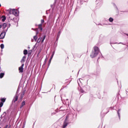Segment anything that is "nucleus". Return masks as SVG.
<instances>
[{
  "label": "nucleus",
  "mask_w": 128,
  "mask_h": 128,
  "mask_svg": "<svg viewBox=\"0 0 128 128\" xmlns=\"http://www.w3.org/2000/svg\"><path fill=\"white\" fill-rule=\"evenodd\" d=\"M38 28L40 30V32L42 31V24H38Z\"/></svg>",
  "instance_id": "nucleus-9"
},
{
  "label": "nucleus",
  "mask_w": 128,
  "mask_h": 128,
  "mask_svg": "<svg viewBox=\"0 0 128 128\" xmlns=\"http://www.w3.org/2000/svg\"><path fill=\"white\" fill-rule=\"evenodd\" d=\"M118 116L119 118H120V109H119L118 110Z\"/></svg>",
  "instance_id": "nucleus-12"
},
{
  "label": "nucleus",
  "mask_w": 128,
  "mask_h": 128,
  "mask_svg": "<svg viewBox=\"0 0 128 128\" xmlns=\"http://www.w3.org/2000/svg\"><path fill=\"white\" fill-rule=\"evenodd\" d=\"M18 100V90H17L16 92V94L12 100L13 102H17Z\"/></svg>",
  "instance_id": "nucleus-5"
},
{
  "label": "nucleus",
  "mask_w": 128,
  "mask_h": 128,
  "mask_svg": "<svg viewBox=\"0 0 128 128\" xmlns=\"http://www.w3.org/2000/svg\"><path fill=\"white\" fill-rule=\"evenodd\" d=\"M114 6H116V4H114Z\"/></svg>",
  "instance_id": "nucleus-39"
},
{
  "label": "nucleus",
  "mask_w": 128,
  "mask_h": 128,
  "mask_svg": "<svg viewBox=\"0 0 128 128\" xmlns=\"http://www.w3.org/2000/svg\"><path fill=\"white\" fill-rule=\"evenodd\" d=\"M1 102H6V99L4 98H1Z\"/></svg>",
  "instance_id": "nucleus-23"
},
{
  "label": "nucleus",
  "mask_w": 128,
  "mask_h": 128,
  "mask_svg": "<svg viewBox=\"0 0 128 128\" xmlns=\"http://www.w3.org/2000/svg\"><path fill=\"white\" fill-rule=\"evenodd\" d=\"M55 52L54 51L52 52V55L51 56V58H50L49 61H48V66L50 64V62H52V58H54V56Z\"/></svg>",
  "instance_id": "nucleus-7"
},
{
  "label": "nucleus",
  "mask_w": 128,
  "mask_h": 128,
  "mask_svg": "<svg viewBox=\"0 0 128 128\" xmlns=\"http://www.w3.org/2000/svg\"><path fill=\"white\" fill-rule=\"evenodd\" d=\"M2 26L3 28H6V23H3V24H2Z\"/></svg>",
  "instance_id": "nucleus-15"
},
{
  "label": "nucleus",
  "mask_w": 128,
  "mask_h": 128,
  "mask_svg": "<svg viewBox=\"0 0 128 128\" xmlns=\"http://www.w3.org/2000/svg\"><path fill=\"white\" fill-rule=\"evenodd\" d=\"M24 126L23 125L22 128H24Z\"/></svg>",
  "instance_id": "nucleus-36"
},
{
  "label": "nucleus",
  "mask_w": 128,
  "mask_h": 128,
  "mask_svg": "<svg viewBox=\"0 0 128 128\" xmlns=\"http://www.w3.org/2000/svg\"><path fill=\"white\" fill-rule=\"evenodd\" d=\"M98 52H100V48L98 47L95 46L93 48V50L90 54V58H96L98 54Z\"/></svg>",
  "instance_id": "nucleus-1"
},
{
  "label": "nucleus",
  "mask_w": 128,
  "mask_h": 128,
  "mask_svg": "<svg viewBox=\"0 0 128 128\" xmlns=\"http://www.w3.org/2000/svg\"><path fill=\"white\" fill-rule=\"evenodd\" d=\"M24 106H26V101H23L20 106V108H22Z\"/></svg>",
  "instance_id": "nucleus-11"
},
{
  "label": "nucleus",
  "mask_w": 128,
  "mask_h": 128,
  "mask_svg": "<svg viewBox=\"0 0 128 128\" xmlns=\"http://www.w3.org/2000/svg\"><path fill=\"white\" fill-rule=\"evenodd\" d=\"M0 48H1L2 50L4 49V45L3 44H1Z\"/></svg>",
  "instance_id": "nucleus-22"
},
{
  "label": "nucleus",
  "mask_w": 128,
  "mask_h": 128,
  "mask_svg": "<svg viewBox=\"0 0 128 128\" xmlns=\"http://www.w3.org/2000/svg\"><path fill=\"white\" fill-rule=\"evenodd\" d=\"M4 106V103L2 102H0V108H2Z\"/></svg>",
  "instance_id": "nucleus-25"
},
{
  "label": "nucleus",
  "mask_w": 128,
  "mask_h": 128,
  "mask_svg": "<svg viewBox=\"0 0 128 128\" xmlns=\"http://www.w3.org/2000/svg\"><path fill=\"white\" fill-rule=\"evenodd\" d=\"M0 128H1L0 127Z\"/></svg>",
  "instance_id": "nucleus-43"
},
{
  "label": "nucleus",
  "mask_w": 128,
  "mask_h": 128,
  "mask_svg": "<svg viewBox=\"0 0 128 128\" xmlns=\"http://www.w3.org/2000/svg\"><path fill=\"white\" fill-rule=\"evenodd\" d=\"M4 114H6V112H4Z\"/></svg>",
  "instance_id": "nucleus-41"
},
{
  "label": "nucleus",
  "mask_w": 128,
  "mask_h": 128,
  "mask_svg": "<svg viewBox=\"0 0 128 128\" xmlns=\"http://www.w3.org/2000/svg\"><path fill=\"white\" fill-rule=\"evenodd\" d=\"M18 10L16 9H12L9 10L10 14H14L15 16H18Z\"/></svg>",
  "instance_id": "nucleus-2"
},
{
  "label": "nucleus",
  "mask_w": 128,
  "mask_h": 128,
  "mask_svg": "<svg viewBox=\"0 0 128 128\" xmlns=\"http://www.w3.org/2000/svg\"><path fill=\"white\" fill-rule=\"evenodd\" d=\"M81 92H84V90H81Z\"/></svg>",
  "instance_id": "nucleus-35"
},
{
  "label": "nucleus",
  "mask_w": 128,
  "mask_h": 128,
  "mask_svg": "<svg viewBox=\"0 0 128 128\" xmlns=\"http://www.w3.org/2000/svg\"><path fill=\"white\" fill-rule=\"evenodd\" d=\"M32 30H36V36H38V28H36V29L32 28Z\"/></svg>",
  "instance_id": "nucleus-16"
},
{
  "label": "nucleus",
  "mask_w": 128,
  "mask_h": 128,
  "mask_svg": "<svg viewBox=\"0 0 128 128\" xmlns=\"http://www.w3.org/2000/svg\"><path fill=\"white\" fill-rule=\"evenodd\" d=\"M82 79L80 78V79L78 80V82H82Z\"/></svg>",
  "instance_id": "nucleus-26"
},
{
  "label": "nucleus",
  "mask_w": 128,
  "mask_h": 128,
  "mask_svg": "<svg viewBox=\"0 0 128 128\" xmlns=\"http://www.w3.org/2000/svg\"><path fill=\"white\" fill-rule=\"evenodd\" d=\"M68 123L66 122V121L65 120L64 122L62 128H66V126H68Z\"/></svg>",
  "instance_id": "nucleus-8"
},
{
  "label": "nucleus",
  "mask_w": 128,
  "mask_h": 128,
  "mask_svg": "<svg viewBox=\"0 0 128 128\" xmlns=\"http://www.w3.org/2000/svg\"><path fill=\"white\" fill-rule=\"evenodd\" d=\"M24 56H26V54H28V50H24Z\"/></svg>",
  "instance_id": "nucleus-18"
},
{
  "label": "nucleus",
  "mask_w": 128,
  "mask_h": 128,
  "mask_svg": "<svg viewBox=\"0 0 128 128\" xmlns=\"http://www.w3.org/2000/svg\"><path fill=\"white\" fill-rule=\"evenodd\" d=\"M8 128V125H6V126L4 127V128Z\"/></svg>",
  "instance_id": "nucleus-30"
},
{
  "label": "nucleus",
  "mask_w": 128,
  "mask_h": 128,
  "mask_svg": "<svg viewBox=\"0 0 128 128\" xmlns=\"http://www.w3.org/2000/svg\"><path fill=\"white\" fill-rule=\"evenodd\" d=\"M24 94H26V92L25 91H22L19 94V98H20V100H22V98H24Z\"/></svg>",
  "instance_id": "nucleus-4"
},
{
  "label": "nucleus",
  "mask_w": 128,
  "mask_h": 128,
  "mask_svg": "<svg viewBox=\"0 0 128 128\" xmlns=\"http://www.w3.org/2000/svg\"><path fill=\"white\" fill-rule=\"evenodd\" d=\"M26 56H24L22 57V58L21 60V62L22 64L23 62H26Z\"/></svg>",
  "instance_id": "nucleus-10"
},
{
  "label": "nucleus",
  "mask_w": 128,
  "mask_h": 128,
  "mask_svg": "<svg viewBox=\"0 0 128 128\" xmlns=\"http://www.w3.org/2000/svg\"><path fill=\"white\" fill-rule=\"evenodd\" d=\"M0 6H2V4H0Z\"/></svg>",
  "instance_id": "nucleus-37"
},
{
  "label": "nucleus",
  "mask_w": 128,
  "mask_h": 128,
  "mask_svg": "<svg viewBox=\"0 0 128 128\" xmlns=\"http://www.w3.org/2000/svg\"><path fill=\"white\" fill-rule=\"evenodd\" d=\"M40 22H41L42 24H44V19L41 20Z\"/></svg>",
  "instance_id": "nucleus-24"
},
{
  "label": "nucleus",
  "mask_w": 128,
  "mask_h": 128,
  "mask_svg": "<svg viewBox=\"0 0 128 128\" xmlns=\"http://www.w3.org/2000/svg\"><path fill=\"white\" fill-rule=\"evenodd\" d=\"M32 42H34V40L32 39Z\"/></svg>",
  "instance_id": "nucleus-38"
},
{
  "label": "nucleus",
  "mask_w": 128,
  "mask_h": 128,
  "mask_svg": "<svg viewBox=\"0 0 128 128\" xmlns=\"http://www.w3.org/2000/svg\"><path fill=\"white\" fill-rule=\"evenodd\" d=\"M40 42H41V40H40L39 39H38L37 40V42H38V43Z\"/></svg>",
  "instance_id": "nucleus-27"
},
{
  "label": "nucleus",
  "mask_w": 128,
  "mask_h": 128,
  "mask_svg": "<svg viewBox=\"0 0 128 128\" xmlns=\"http://www.w3.org/2000/svg\"><path fill=\"white\" fill-rule=\"evenodd\" d=\"M8 32V28L4 32H2L0 34V40H3L6 36V34Z\"/></svg>",
  "instance_id": "nucleus-3"
},
{
  "label": "nucleus",
  "mask_w": 128,
  "mask_h": 128,
  "mask_svg": "<svg viewBox=\"0 0 128 128\" xmlns=\"http://www.w3.org/2000/svg\"><path fill=\"white\" fill-rule=\"evenodd\" d=\"M126 36H128V34H127Z\"/></svg>",
  "instance_id": "nucleus-40"
},
{
  "label": "nucleus",
  "mask_w": 128,
  "mask_h": 128,
  "mask_svg": "<svg viewBox=\"0 0 128 128\" xmlns=\"http://www.w3.org/2000/svg\"><path fill=\"white\" fill-rule=\"evenodd\" d=\"M122 44V42H120L118 44Z\"/></svg>",
  "instance_id": "nucleus-33"
},
{
  "label": "nucleus",
  "mask_w": 128,
  "mask_h": 128,
  "mask_svg": "<svg viewBox=\"0 0 128 128\" xmlns=\"http://www.w3.org/2000/svg\"><path fill=\"white\" fill-rule=\"evenodd\" d=\"M46 36L44 35V36H43L42 40V42H44V40H46Z\"/></svg>",
  "instance_id": "nucleus-17"
},
{
  "label": "nucleus",
  "mask_w": 128,
  "mask_h": 128,
  "mask_svg": "<svg viewBox=\"0 0 128 128\" xmlns=\"http://www.w3.org/2000/svg\"><path fill=\"white\" fill-rule=\"evenodd\" d=\"M4 76V73L2 72L0 74V78H2Z\"/></svg>",
  "instance_id": "nucleus-14"
},
{
  "label": "nucleus",
  "mask_w": 128,
  "mask_h": 128,
  "mask_svg": "<svg viewBox=\"0 0 128 128\" xmlns=\"http://www.w3.org/2000/svg\"><path fill=\"white\" fill-rule=\"evenodd\" d=\"M66 100H68V99H66Z\"/></svg>",
  "instance_id": "nucleus-42"
},
{
  "label": "nucleus",
  "mask_w": 128,
  "mask_h": 128,
  "mask_svg": "<svg viewBox=\"0 0 128 128\" xmlns=\"http://www.w3.org/2000/svg\"><path fill=\"white\" fill-rule=\"evenodd\" d=\"M23 126H26V122H23Z\"/></svg>",
  "instance_id": "nucleus-28"
},
{
  "label": "nucleus",
  "mask_w": 128,
  "mask_h": 128,
  "mask_svg": "<svg viewBox=\"0 0 128 128\" xmlns=\"http://www.w3.org/2000/svg\"><path fill=\"white\" fill-rule=\"evenodd\" d=\"M2 18H2V22H4L6 20V18L5 16H2Z\"/></svg>",
  "instance_id": "nucleus-21"
},
{
  "label": "nucleus",
  "mask_w": 128,
  "mask_h": 128,
  "mask_svg": "<svg viewBox=\"0 0 128 128\" xmlns=\"http://www.w3.org/2000/svg\"><path fill=\"white\" fill-rule=\"evenodd\" d=\"M60 31H59L57 37H56L57 40H58V38H60Z\"/></svg>",
  "instance_id": "nucleus-13"
},
{
  "label": "nucleus",
  "mask_w": 128,
  "mask_h": 128,
  "mask_svg": "<svg viewBox=\"0 0 128 128\" xmlns=\"http://www.w3.org/2000/svg\"><path fill=\"white\" fill-rule=\"evenodd\" d=\"M42 37H40L38 40H42Z\"/></svg>",
  "instance_id": "nucleus-29"
},
{
  "label": "nucleus",
  "mask_w": 128,
  "mask_h": 128,
  "mask_svg": "<svg viewBox=\"0 0 128 128\" xmlns=\"http://www.w3.org/2000/svg\"><path fill=\"white\" fill-rule=\"evenodd\" d=\"M44 62H46V59H45Z\"/></svg>",
  "instance_id": "nucleus-34"
},
{
  "label": "nucleus",
  "mask_w": 128,
  "mask_h": 128,
  "mask_svg": "<svg viewBox=\"0 0 128 128\" xmlns=\"http://www.w3.org/2000/svg\"><path fill=\"white\" fill-rule=\"evenodd\" d=\"M34 40L35 42H36L37 40H38V36H36V35L35 36H34Z\"/></svg>",
  "instance_id": "nucleus-20"
},
{
  "label": "nucleus",
  "mask_w": 128,
  "mask_h": 128,
  "mask_svg": "<svg viewBox=\"0 0 128 128\" xmlns=\"http://www.w3.org/2000/svg\"><path fill=\"white\" fill-rule=\"evenodd\" d=\"M108 20L110 22H114V18H110Z\"/></svg>",
  "instance_id": "nucleus-19"
},
{
  "label": "nucleus",
  "mask_w": 128,
  "mask_h": 128,
  "mask_svg": "<svg viewBox=\"0 0 128 128\" xmlns=\"http://www.w3.org/2000/svg\"><path fill=\"white\" fill-rule=\"evenodd\" d=\"M10 127H11V126H10V125H9L8 128H10Z\"/></svg>",
  "instance_id": "nucleus-32"
},
{
  "label": "nucleus",
  "mask_w": 128,
  "mask_h": 128,
  "mask_svg": "<svg viewBox=\"0 0 128 128\" xmlns=\"http://www.w3.org/2000/svg\"><path fill=\"white\" fill-rule=\"evenodd\" d=\"M2 28V24H0V28Z\"/></svg>",
  "instance_id": "nucleus-31"
},
{
  "label": "nucleus",
  "mask_w": 128,
  "mask_h": 128,
  "mask_svg": "<svg viewBox=\"0 0 128 128\" xmlns=\"http://www.w3.org/2000/svg\"><path fill=\"white\" fill-rule=\"evenodd\" d=\"M24 64H22V66L19 67L18 70L20 72H24Z\"/></svg>",
  "instance_id": "nucleus-6"
}]
</instances>
